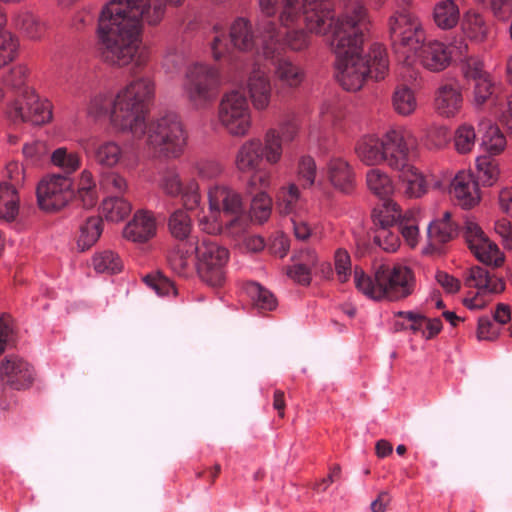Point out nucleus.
I'll return each instance as SVG.
<instances>
[{
	"label": "nucleus",
	"mask_w": 512,
	"mask_h": 512,
	"mask_svg": "<svg viewBox=\"0 0 512 512\" xmlns=\"http://www.w3.org/2000/svg\"><path fill=\"white\" fill-rule=\"evenodd\" d=\"M208 196L211 210L222 211L234 218L244 211L241 194L228 186H215L210 189Z\"/></svg>",
	"instance_id": "16"
},
{
	"label": "nucleus",
	"mask_w": 512,
	"mask_h": 512,
	"mask_svg": "<svg viewBox=\"0 0 512 512\" xmlns=\"http://www.w3.org/2000/svg\"><path fill=\"white\" fill-rule=\"evenodd\" d=\"M180 196H182V200L186 209H196L201 202V194L197 181L195 179H189L186 181Z\"/></svg>",
	"instance_id": "55"
},
{
	"label": "nucleus",
	"mask_w": 512,
	"mask_h": 512,
	"mask_svg": "<svg viewBox=\"0 0 512 512\" xmlns=\"http://www.w3.org/2000/svg\"><path fill=\"white\" fill-rule=\"evenodd\" d=\"M334 266L340 283L348 281L351 275V257L347 250L338 248L334 253Z\"/></svg>",
	"instance_id": "54"
},
{
	"label": "nucleus",
	"mask_w": 512,
	"mask_h": 512,
	"mask_svg": "<svg viewBox=\"0 0 512 512\" xmlns=\"http://www.w3.org/2000/svg\"><path fill=\"white\" fill-rule=\"evenodd\" d=\"M154 90V83L149 78L133 80L119 90L110 111L113 126L142 137L146 132L147 105L154 96Z\"/></svg>",
	"instance_id": "3"
},
{
	"label": "nucleus",
	"mask_w": 512,
	"mask_h": 512,
	"mask_svg": "<svg viewBox=\"0 0 512 512\" xmlns=\"http://www.w3.org/2000/svg\"><path fill=\"white\" fill-rule=\"evenodd\" d=\"M402 182L405 185V195L410 198H418L426 193V181L424 176L410 164L401 171Z\"/></svg>",
	"instance_id": "42"
},
{
	"label": "nucleus",
	"mask_w": 512,
	"mask_h": 512,
	"mask_svg": "<svg viewBox=\"0 0 512 512\" xmlns=\"http://www.w3.org/2000/svg\"><path fill=\"white\" fill-rule=\"evenodd\" d=\"M298 174L300 179L304 180V186H312L316 177V163L310 156H304L300 159L298 165Z\"/></svg>",
	"instance_id": "61"
},
{
	"label": "nucleus",
	"mask_w": 512,
	"mask_h": 512,
	"mask_svg": "<svg viewBox=\"0 0 512 512\" xmlns=\"http://www.w3.org/2000/svg\"><path fill=\"white\" fill-rule=\"evenodd\" d=\"M354 283L358 291L370 299L396 302L414 293L416 278L413 270L406 265L380 264L374 268L373 277L356 266Z\"/></svg>",
	"instance_id": "2"
},
{
	"label": "nucleus",
	"mask_w": 512,
	"mask_h": 512,
	"mask_svg": "<svg viewBox=\"0 0 512 512\" xmlns=\"http://www.w3.org/2000/svg\"><path fill=\"white\" fill-rule=\"evenodd\" d=\"M416 56L419 57L425 68L434 72L444 70L451 61V53L448 48L438 41L424 43Z\"/></svg>",
	"instance_id": "23"
},
{
	"label": "nucleus",
	"mask_w": 512,
	"mask_h": 512,
	"mask_svg": "<svg viewBox=\"0 0 512 512\" xmlns=\"http://www.w3.org/2000/svg\"><path fill=\"white\" fill-rule=\"evenodd\" d=\"M373 243L385 252H395L400 246L399 229L373 230Z\"/></svg>",
	"instance_id": "49"
},
{
	"label": "nucleus",
	"mask_w": 512,
	"mask_h": 512,
	"mask_svg": "<svg viewBox=\"0 0 512 512\" xmlns=\"http://www.w3.org/2000/svg\"><path fill=\"white\" fill-rule=\"evenodd\" d=\"M450 193L465 209L473 208L481 199L478 182L472 173L466 171H460L455 175L451 182Z\"/></svg>",
	"instance_id": "15"
},
{
	"label": "nucleus",
	"mask_w": 512,
	"mask_h": 512,
	"mask_svg": "<svg viewBox=\"0 0 512 512\" xmlns=\"http://www.w3.org/2000/svg\"><path fill=\"white\" fill-rule=\"evenodd\" d=\"M465 241L474 256L486 265L499 268L505 261V256L498 246L490 241L481 227L472 220H466L464 226Z\"/></svg>",
	"instance_id": "11"
},
{
	"label": "nucleus",
	"mask_w": 512,
	"mask_h": 512,
	"mask_svg": "<svg viewBox=\"0 0 512 512\" xmlns=\"http://www.w3.org/2000/svg\"><path fill=\"white\" fill-rule=\"evenodd\" d=\"M491 274L489 271L480 266H473L469 269V275L465 279V284L469 287L477 288L479 291H486L488 283H490Z\"/></svg>",
	"instance_id": "56"
},
{
	"label": "nucleus",
	"mask_w": 512,
	"mask_h": 512,
	"mask_svg": "<svg viewBox=\"0 0 512 512\" xmlns=\"http://www.w3.org/2000/svg\"><path fill=\"white\" fill-rule=\"evenodd\" d=\"M22 98L11 102L6 110L8 118L14 123L27 122L32 125H44L52 120V104L47 99H41L35 91H27Z\"/></svg>",
	"instance_id": "9"
},
{
	"label": "nucleus",
	"mask_w": 512,
	"mask_h": 512,
	"mask_svg": "<svg viewBox=\"0 0 512 512\" xmlns=\"http://www.w3.org/2000/svg\"><path fill=\"white\" fill-rule=\"evenodd\" d=\"M368 63L371 71L369 75L375 78L376 81L384 79L388 73L389 61L386 49L383 45L375 43L371 46L369 52V60H365Z\"/></svg>",
	"instance_id": "38"
},
{
	"label": "nucleus",
	"mask_w": 512,
	"mask_h": 512,
	"mask_svg": "<svg viewBox=\"0 0 512 512\" xmlns=\"http://www.w3.org/2000/svg\"><path fill=\"white\" fill-rule=\"evenodd\" d=\"M187 132L178 114L168 112L148 128V143L167 158L180 157L187 144Z\"/></svg>",
	"instance_id": "5"
},
{
	"label": "nucleus",
	"mask_w": 512,
	"mask_h": 512,
	"mask_svg": "<svg viewBox=\"0 0 512 512\" xmlns=\"http://www.w3.org/2000/svg\"><path fill=\"white\" fill-rule=\"evenodd\" d=\"M0 380L14 390H24L34 382L33 367L23 358L8 355L0 363Z\"/></svg>",
	"instance_id": "12"
},
{
	"label": "nucleus",
	"mask_w": 512,
	"mask_h": 512,
	"mask_svg": "<svg viewBox=\"0 0 512 512\" xmlns=\"http://www.w3.org/2000/svg\"><path fill=\"white\" fill-rule=\"evenodd\" d=\"M246 293L253 304L260 310L272 311L276 309L278 301L274 294L258 282L249 281L244 286Z\"/></svg>",
	"instance_id": "36"
},
{
	"label": "nucleus",
	"mask_w": 512,
	"mask_h": 512,
	"mask_svg": "<svg viewBox=\"0 0 512 512\" xmlns=\"http://www.w3.org/2000/svg\"><path fill=\"white\" fill-rule=\"evenodd\" d=\"M113 108V99L106 94H97L91 98L88 105V114L94 117L105 115Z\"/></svg>",
	"instance_id": "58"
},
{
	"label": "nucleus",
	"mask_w": 512,
	"mask_h": 512,
	"mask_svg": "<svg viewBox=\"0 0 512 512\" xmlns=\"http://www.w3.org/2000/svg\"><path fill=\"white\" fill-rule=\"evenodd\" d=\"M143 281L159 295L177 294L174 283L159 271L145 275Z\"/></svg>",
	"instance_id": "52"
},
{
	"label": "nucleus",
	"mask_w": 512,
	"mask_h": 512,
	"mask_svg": "<svg viewBox=\"0 0 512 512\" xmlns=\"http://www.w3.org/2000/svg\"><path fill=\"white\" fill-rule=\"evenodd\" d=\"M15 28L26 38L41 39L46 31V23L37 15L29 11H21L13 18Z\"/></svg>",
	"instance_id": "26"
},
{
	"label": "nucleus",
	"mask_w": 512,
	"mask_h": 512,
	"mask_svg": "<svg viewBox=\"0 0 512 512\" xmlns=\"http://www.w3.org/2000/svg\"><path fill=\"white\" fill-rule=\"evenodd\" d=\"M101 185L109 192L124 193L127 190L126 179L116 172H108L102 175Z\"/></svg>",
	"instance_id": "60"
},
{
	"label": "nucleus",
	"mask_w": 512,
	"mask_h": 512,
	"mask_svg": "<svg viewBox=\"0 0 512 512\" xmlns=\"http://www.w3.org/2000/svg\"><path fill=\"white\" fill-rule=\"evenodd\" d=\"M414 141L397 130L388 131L383 137V157L389 167L404 171L409 165V151Z\"/></svg>",
	"instance_id": "13"
},
{
	"label": "nucleus",
	"mask_w": 512,
	"mask_h": 512,
	"mask_svg": "<svg viewBox=\"0 0 512 512\" xmlns=\"http://www.w3.org/2000/svg\"><path fill=\"white\" fill-rule=\"evenodd\" d=\"M493 90L494 84L492 83V80L489 75L478 80H475L473 90L474 101L478 105L484 104L493 94Z\"/></svg>",
	"instance_id": "59"
},
{
	"label": "nucleus",
	"mask_w": 512,
	"mask_h": 512,
	"mask_svg": "<svg viewBox=\"0 0 512 512\" xmlns=\"http://www.w3.org/2000/svg\"><path fill=\"white\" fill-rule=\"evenodd\" d=\"M230 39L234 47L249 51L254 46V35L249 20L237 18L230 27Z\"/></svg>",
	"instance_id": "33"
},
{
	"label": "nucleus",
	"mask_w": 512,
	"mask_h": 512,
	"mask_svg": "<svg viewBox=\"0 0 512 512\" xmlns=\"http://www.w3.org/2000/svg\"><path fill=\"white\" fill-rule=\"evenodd\" d=\"M159 187L162 192L169 197H178L184 189V182H182L180 175L174 171H166L160 181Z\"/></svg>",
	"instance_id": "53"
},
{
	"label": "nucleus",
	"mask_w": 512,
	"mask_h": 512,
	"mask_svg": "<svg viewBox=\"0 0 512 512\" xmlns=\"http://www.w3.org/2000/svg\"><path fill=\"white\" fill-rule=\"evenodd\" d=\"M103 231L102 218L91 216L80 226L77 246L81 251L90 249L100 238Z\"/></svg>",
	"instance_id": "34"
},
{
	"label": "nucleus",
	"mask_w": 512,
	"mask_h": 512,
	"mask_svg": "<svg viewBox=\"0 0 512 512\" xmlns=\"http://www.w3.org/2000/svg\"><path fill=\"white\" fill-rule=\"evenodd\" d=\"M29 75V69L23 65L14 66L8 74L4 77L5 85L19 94L18 98H22L27 91H33L27 86V78Z\"/></svg>",
	"instance_id": "44"
},
{
	"label": "nucleus",
	"mask_w": 512,
	"mask_h": 512,
	"mask_svg": "<svg viewBox=\"0 0 512 512\" xmlns=\"http://www.w3.org/2000/svg\"><path fill=\"white\" fill-rule=\"evenodd\" d=\"M19 194L12 185L6 181L0 183V219L8 223L13 222L19 214Z\"/></svg>",
	"instance_id": "30"
},
{
	"label": "nucleus",
	"mask_w": 512,
	"mask_h": 512,
	"mask_svg": "<svg viewBox=\"0 0 512 512\" xmlns=\"http://www.w3.org/2000/svg\"><path fill=\"white\" fill-rule=\"evenodd\" d=\"M476 141V133L471 125H461L455 131L454 145L461 154H466L472 150Z\"/></svg>",
	"instance_id": "51"
},
{
	"label": "nucleus",
	"mask_w": 512,
	"mask_h": 512,
	"mask_svg": "<svg viewBox=\"0 0 512 512\" xmlns=\"http://www.w3.org/2000/svg\"><path fill=\"white\" fill-rule=\"evenodd\" d=\"M94 269L98 273L115 274L122 270L120 257L111 250H105L94 255L92 259Z\"/></svg>",
	"instance_id": "45"
},
{
	"label": "nucleus",
	"mask_w": 512,
	"mask_h": 512,
	"mask_svg": "<svg viewBox=\"0 0 512 512\" xmlns=\"http://www.w3.org/2000/svg\"><path fill=\"white\" fill-rule=\"evenodd\" d=\"M460 54L464 56L461 59L462 62V72L467 79L478 80L480 78L486 77L489 74L484 70V63L481 59L474 56L466 55L468 51V45L466 43H461Z\"/></svg>",
	"instance_id": "46"
},
{
	"label": "nucleus",
	"mask_w": 512,
	"mask_h": 512,
	"mask_svg": "<svg viewBox=\"0 0 512 512\" xmlns=\"http://www.w3.org/2000/svg\"><path fill=\"white\" fill-rule=\"evenodd\" d=\"M168 229L176 242L198 240V237L192 234L191 218L183 210H177L169 217Z\"/></svg>",
	"instance_id": "32"
},
{
	"label": "nucleus",
	"mask_w": 512,
	"mask_h": 512,
	"mask_svg": "<svg viewBox=\"0 0 512 512\" xmlns=\"http://www.w3.org/2000/svg\"><path fill=\"white\" fill-rule=\"evenodd\" d=\"M247 89L255 109L264 110L268 107L272 89L269 78L263 71H252L247 81Z\"/></svg>",
	"instance_id": "24"
},
{
	"label": "nucleus",
	"mask_w": 512,
	"mask_h": 512,
	"mask_svg": "<svg viewBox=\"0 0 512 512\" xmlns=\"http://www.w3.org/2000/svg\"><path fill=\"white\" fill-rule=\"evenodd\" d=\"M327 175L333 187L345 194H350L356 186L355 173L351 165L343 158H331L327 163Z\"/></svg>",
	"instance_id": "18"
},
{
	"label": "nucleus",
	"mask_w": 512,
	"mask_h": 512,
	"mask_svg": "<svg viewBox=\"0 0 512 512\" xmlns=\"http://www.w3.org/2000/svg\"><path fill=\"white\" fill-rule=\"evenodd\" d=\"M102 214L107 221H123L131 213V204L122 197H107L101 205Z\"/></svg>",
	"instance_id": "37"
},
{
	"label": "nucleus",
	"mask_w": 512,
	"mask_h": 512,
	"mask_svg": "<svg viewBox=\"0 0 512 512\" xmlns=\"http://www.w3.org/2000/svg\"><path fill=\"white\" fill-rule=\"evenodd\" d=\"M219 86L217 70L204 64L191 66L186 73L185 92L194 105H202L216 97Z\"/></svg>",
	"instance_id": "10"
},
{
	"label": "nucleus",
	"mask_w": 512,
	"mask_h": 512,
	"mask_svg": "<svg viewBox=\"0 0 512 512\" xmlns=\"http://www.w3.org/2000/svg\"><path fill=\"white\" fill-rule=\"evenodd\" d=\"M461 30L470 42L482 44L488 40L492 31V24L485 15L475 10H468L463 15Z\"/></svg>",
	"instance_id": "20"
},
{
	"label": "nucleus",
	"mask_w": 512,
	"mask_h": 512,
	"mask_svg": "<svg viewBox=\"0 0 512 512\" xmlns=\"http://www.w3.org/2000/svg\"><path fill=\"white\" fill-rule=\"evenodd\" d=\"M428 244L423 249L427 255H442L443 245L458 236L459 226L451 220V213L444 212L442 218L432 221L428 226Z\"/></svg>",
	"instance_id": "14"
},
{
	"label": "nucleus",
	"mask_w": 512,
	"mask_h": 512,
	"mask_svg": "<svg viewBox=\"0 0 512 512\" xmlns=\"http://www.w3.org/2000/svg\"><path fill=\"white\" fill-rule=\"evenodd\" d=\"M391 48L399 60L409 62L426 41V34L418 16L409 5L398 7L387 20Z\"/></svg>",
	"instance_id": "4"
},
{
	"label": "nucleus",
	"mask_w": 512,
	"mask_h": 512,
	"mask_svg": "<svg viewBox=\"0 0 512 512\" xmlns=\"http://www.w3.org/2000/svg\"><path fill=\"white\" fill-rule=\"evenodd\" d=\"M333 12L332 0H282L279 21L290 27L302 16L311 33L322 34L330 28V46L336 56V79L345 90L357 91L371 71L362 57L364 31L369 25L367 10L354 3L336 19Z\"/></svg>",
	"instance_id": "1"
},
{
	"label": "nucleus",
	"mask_w": 512,
	"mask_h": 512,
	"mask_svg": "<svg viewBox=\"0 0 512 512\" xmlns=\"http://www.w3.org/2000/svg\"><path fill=\"white\" fill-rule=\"evenodd\" d=\"M476 162L477 174L475 180L478 184L487 187L494 185L500 174L497 161L490 156H480Z\"/></svg>",
	"instance_id": "41"
},
{
	"label": "nucleus",
	"mask_w": 512,
	"mask_h": 512,
	"mask_svg": "<svg viewBox=\"0 0 512 512\" xmlns=\"http://www.w3.org/2000/svg\"><path fill=\"white\" fill-rule=\"evenodd\" d=\"M282 137L276 129H268L264 135L263 159L269 164H277L282 157Z\"/></svg>",
	"instance_id": "43"
},
{
	"label": "nucleus",
	"mask_w": 512,
	"mask_h": 512,
	"mask_svg": "<svg viewBox=\"0 0 512 512\" xmlns=\"http://www.w3.org/2000/svg\"><path fill=\"white\" fill-rule=\"evenodd\" d=\"M263 162V143L258 138L245 141L235 156V166L241 173H250Z\"/></svg>",
	"instance_id": "22"
},
{
	"label": "nucleus",
	"mask_w": 512,
	"mask_h": 512,
	"mask_svg": "<svg viewBox=\"0 0 512 512\" xmlns=\"http://www.w3.org/2000/svg\"><path fill=\"white\" fill-rule=\"evenodd\" d=\"M23 154L32 164H38L47 155L46 145L41 141H35L24 145Z\"/></svg>",
	"instance_id": "64"
},
{
	"label": "nucleus",
	"mask_w": 512,
	"mask_h": 512,
	"mask_svg": "<svg viewBox=\"0 0 512 512\" xmlns=\"http://www.w3.org/2000/svg\"><path fill=\"white\" fill-rule=\"evenodd\" d=\"M274 74L282 87L296 88L304 79L303 70L288 59L277 60Z\"/></svg>",
	"instance_id": "31"
},
{
	"label": "nucleus",
	"mask_w": 512,
	"mask_h": 512,
	"mask_svg": "<svg viewBox=\"0 0 512 512\" xmlns=\"http://www.w3.org/2000/svg\"><path fill=\"white\" fill-rule=\"evenodd\" d=\"M18 48V38L9 31L0 30V68L16 59Z\"/></svg>",
	"instance_id": "47"
},
{
	"label": "nucleus",
	"mask_w": 512,
	"mask_h": 512,
	"mask_svg": "<svg viewBox=\"0 0 512 512\" xmlns=\"http://www.w3.org/2000/svg\"><path fill=\"white\" fill-rule=\"evenodd\" d=\"M121 156V148L115 142H105L99 145L94 152L95 161L105 167L115 166L121 159Z\"/></svg>",
	"instance_id": "48"
},
{
	"label": "nucleus",
	"mask_w": 512,
	"mask_h": 512,
	"mask_svg": "<svg viewBox=\"0 0 512 512\" xmlns=\"http://www.w3.org/2000/svg\"><path fill=\"white\" fill-rule=\"evenodd\" d=\"M433 21L442 30H450L460 20V9L454 0L438 1L433 8Z\"/></svg>",
	"instance_id": "28"
},
{
	"label": "nucleus",
	"mask_w": 512,
	"mask_h": 512,
	"mask_svg": "<svg viewBox=\"0 0 512 512\" xmlns=\"http://www.w3.org/2000/svg\"><path fill=\"white\" fill-rule=\"evenodd\" d=\"M400 216L401 210L397 203L392 200L383 201L380 206L372 210L371 219L373 226L371 227V232L373 230L397 228Z\"/></svg>",
	"instance_id": "25"
},
{
	"label": "nucleus",
	"mask_w": 512,
	"mask_h": 512,
	"mask_svg": "<svg viewBox=\"0 0 512 512\" xmlns=\"http://www.w3.org/2000/svg\"><path fill=\"white\" fill-rule=\"evenodd\" d=\"M250 173L251 176L248 180L250 193L266 191V189L269 188L271 184V174L269 171L259 167Z\"/></svg>",
	"instance_id": "57"
},
{
	"label": "nucleus",
	"mask_w": 512,
	"mask_h": 512,
	"mask_svg": "<svg viewBox=\"0 0 512 512\" xmlns=\"http://www.w3.org/2000/svg\"><path fill=\"white\" fill-rule=\"evenodd\" d=\"M156 235V221L147 211H138L125 226L123 236L135 243H145Z\"/></svg>",
	"instance_id": "19"
},
{
	"label": "nucleus",
	"mask_w": 512,
	"mask_h": 512,
	"mask_svg": "<svg viewBox=\"0 0 512 512\" xmlns=\"http://www.w3.org/2000/svg\"><path fill=\"white\" fill-rule=\"evenodd\" d=\"M73 195V180L61 174L42 179L36 189L38 206L47 213L58 212L64 208Z\"/></svg>",
	"instance_id": "8"
},
{
	"label": "nucleus",
	"mask_w": 512,
	"mask_h": 512,
	"mask_svg": "<svg viewBox=\"0 0 512 512\" xmlns=\"http://www.w3.org/2000/svg\"><path fill=\"white\" fill-rule=\"evenodd\" d=\"M463 105L461 89L457 84L441 85L436 92L435 109L444 117H454Z\"/></svg>",
	"instance_id": "21"
},
{
	"label": "nucleus",
	"mask_w": 512,
	"mask_h": 512,
	"mask_svg": "<svg viewBox=\"0 0 512 512\" xmlns=\"http://www.w3.org/2000/svg\"><path fill=\"white\" fill-rule=\"evenodd\" d=\"M358 158L368 166L384 162L383 139L368 136L362 138L355 147Z\"/></svg>",
	"instance_id": "29"
},
{
	"label": "nucleus",
	"mask_w": 512,
	"mask_h": 512,
	"mask_svg": "<svg viewBox=\"0 0 512 512\" xmlns=\"http://www.w3.org/2000/svg\"><path fill=\"white\" fill-rule=\"evenodd\" d=\"M229 251L207 239L198 241L195 268L200 279L210 286H221L225 280L223 267L228 261Z\"/></svg>",
	"instance_id": "6"
},
{
	"label": "nucleus",
	"mask_w": 512,
	"mask_h": 512,
	"mask_svg": "<svg viewBox=\"0 0 512 512\" xmlns=\"http://www.w3.org/2000/svg\"><path fill=\"white\" fill-rule=\"evenodd\" d=\"M499 337V329H497L492 321L482 316L478 319L477 338L478 340L495 341Z\"/></svg>",
	"instance_id": "63"
},
{
	"label": "nucleus",
	"mask_w": 512,
	"mask_h": 512,
	"mask_svg": "<svg viewBox=\"0 0 512 512\" xmlns=\"http://www.w3.org/2000/svg\"><path fill=\"white\" fill-rule=\"evenodd\" d=\"M485 127V133L482 136L481 145L490 155H499L506 147V138L497 125L490 122L482 124Z\"/></svg>",
	"instance_id": "39"
},
{
	"label": "nucleus",
	"mask_w": 512,
	"mask_h": 512,
	"mask_svg": "<svg viewBox=\"0 0 512 512\" xmlns=\"http://www.w3.org/2000/svg\"><path fill=\"white\" fill-rule=\"evenodd\" d=\"M197 251L198 240L176 242L167 253L168 264L178 275L188 277L193 273L192 256L197 260Z\"/></svg>",
	"instance_id": "17"
},
{
	"label": "nucleus",
	"mask_w": 512,
	"mask_h": 512,
	"mask_svg": "<svg viewBox=\"0 0 512 512\" xmlns=\"http://www.w3.org/2000/svg\"><path fill=\"white\" fill-rule=\"evenodd\" d=\"M301 263L286 267V275L294 282L308 286L311 283V271L318 263V256L312 250L301 252Z\"/></svg>",
	"instance_id": "27"
},
{
	"label": "nucleus",
	"mask_w": 512,
	"mask_h": 512,
	"mask_svg": "<svg viewBox=\"0 0 512 512\" xmlns=\"http://www.w3.org/2000/svg\"><path fill=\"white\" fill-rule=\"evenodd\" d=\"M220 123L232 136L243 137L251 127V116L246 97L239 91L226 93L219 104Z\"/></svg>",
	"instance_id": "7"
},
{
	"label": "nucleus",
	"mask_w": 512,
	"mask_h": 512,
	"mask_svg": "<svg viewBox=\"0 0 512 512\" xmlns=\"http://www.w3.org/2000/svg\"><path fill=\"white\" fill-rule=\"evenodd\" d=\"M366 183L373 194L384 201L390 200L389 196L393 193L394 186L385 172L376 168L370 169L366 174Z\"/></svg>",
	"instance_id": "35"
},
{
	"label": "nucleus",
	"mask_w": 512,
	"mask_h": 512,
	"mask_svg": "<svg viewBox=\"0 0 512 512\" xmlns=\"http://www.w3.org/2000/svg\"><path fill=\"white\" fill-rule=\"evenodd\" d=\"M392 106L394 111L399 115H411L417 107L414 92L404 85L396 87L392 95Z\"/></svg>",
	"instance_id": "40"
},
{
	"label": "nucleus",
	"mask_w": 512,
	"mask_h": 512,
	"mask_svg": "<svg viewBox=\"0 0 512 512\" xmlns=\"http://www.w3.org/2000/svg\"><path fill=\"white\" fill-rule=\"evenodd\" d=\"M196 173L203 179H214L221 175L223 169L222 166L212 160H202L195 165Z\"/></svg>",
	"instance_id": "62"
},
{
	"label": "nucleus",
	"mask_w": 512,
	"mask_h": 512,
	"mask_svg": "<svg viewBox=\"0 0 512 512\" xmlns=\"http://www.w3.org/2000/svg\"><path fill=\"white\" fill-rule=\"evenodd\" d=\"M272 209V199L266 191H260L255 194L251 201V215L259 223H262L270 217Z\"/></svg>",
	"instance_id": "50"
}]
</instances>
